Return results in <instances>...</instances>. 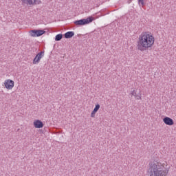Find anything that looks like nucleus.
<instances>
[{"mask_svg":"<svg viewBox=\"0 0 176 176\" xmlns=\"http://www.w3.org/2000/svg\"><path fill=\"white\" fill-rule=\"evenodd\" d=\"M163 122L167 126H173L174 124V120L170 117H165L163 118Z\"/></svg>","mask_w":176,"mask_h":176,"instance_id":"nucleus-8","label":"nucleus"},{"mask_svg":"<svg viewBox=\"0 0 176 176\" xmlns=\"http://www.w3.org/2000/svg\"><path fill=\"white\" fill-rule=\"evenodd\" d=\"M4 86L8 89V90H12L14 87V81L8 79L6 80L4 82Z\"/></svg>","mask_w":176,"mask_h":176,"instance_id":"nucleus-5","label":"nucleus"},{"mask_svg":"<svg viewBox=\"0 0 176 176\" xmlns=\"http://www.w3.org/2000/svg\"><path fill=\"white\" fill-rule=\"evenodd\" d=\"M21 1L25 5H39L41 3L40 0H21Z\"/></svg>","mask_w":176,"mask_h":176,"instance_id":"nucleus-7","label":"nucleus"},{"mask_svg":"<svg viewBox=\"0 0 176 176\" xmlns=\"http://www.w3.org/2000/svg\"><path fill=\"white\" fill-rule=\"evenodd\" d=\"M30 34L33 37L42 36L43 34H46V31L41 30H33L30 31Z\"/></svg>","mask_w":176,"mask_h":176,"instance_id":"nucleus-4","label":"nucleus"},{"mask_svg":"<svg viewBox=\"0 0 176 176\" xmlns=\"http://www.w3.org/2000/svg\"><path fill=\"white\" fill-rule=\"evenodd\" d=\"M45 56V51L38 52L33 60V64H38L41 61V58Z\"/></svg>","mask_w":176,"mask_h":176,"instance_id":"nucleus-6","label":"nucleus"},{"mask_svg":"<svg viewBox=\"0 0 176 176\" xmlns=\"http://www.w3.org/2000/svg\"><path fill=\"white\" fill-rule=\"evenodd\" d=\"M96 111H92L91 113V118H94L96 116Z\"/></svg>","mask_w":176,"mask_h":176,"instance_id":"nucleus-15","label":"nucleus"},{"mask_svg":"<svg viewBox=\"0 0 176 176\" xmlns=\"http://www.w3.org/2000/svg\"><path fill=\"white\" fill-rule=\"evenodd\" d=\"M139 94L137 93V90L133 89V91H131V97L133 96L136 100H141V91H140Z\"/></svg>","mask_w":176,"mask_h":176,"instance_id":"nucleus-10","label":"nucleus"},{"mask_svg":"<svg viewBox=\"0 0 176 176\" xmlns=\"http://www.w3.org/2000/svg\"><path fill=\"white\" fill-rule=\"evenodd\" d=\"M155 43V37L146 32H142L139 36V40L138 41V50L140 52H144V50H148V49H152Z\"/></svg>","mask_w":176,"mask_h":176,"instance_id":"nucleus-1","label":"nucleus"},{"mask_svg":"<svg viewBox=\"0 0 176 176\" xmlns=\"http://www.w3.org/2000/svg\"><path fill=\"white\" fill-rule=\"evenodd\" d=\"M61 39H63V34H58L55 36V41L56 42L60 41Z\"/></svg>","mask_w":176,"mask_h":176,"instance_id":"nucleus-12","label":"nucleus"},{"mask_svg":"<svg viewBox=\"0 0 176 176\" xmlns=\"http://www.w3.org/2000/svg\"><path fill=\"white\" fill-rule=\"evenodd\" d=\"M148 171L150 176H167L168 174V169H164L162 163L157 162H150Z\"/></svg>","mask_w":176,"mask_h":176,"instance_id":"nucleus-2","label":"nucleus"},{"mask_svg":"<svg viewBox=\"0 0 176 176\" xmlns=\"http://www.w3.org/2000/svg\"><path fill=\"white\" fill-rule=\"evenodd\" d=\"M98 109H100V104H97L95 107V108L94 109L93 111L96 112L97 113V112H98Z\"/></svg>","mask_w":176,"mask_h":176,"instance_id":"nucleus-13","label":"nucleus"},{"mask_svg":"<svg viewBox=\"0 0 176 176\" xmlns=\"http://www.w3.org/2000/svg\"><path fill=\"white\" fill-rule=\"evenodd\" d=\"M94 21V17L89 16L87 19H82L80 20L75 21L74 23L75 25H86L87 24H90V23H93Z\"/></svg>","mask_w":176,"mask_h":176,"instance_id":"nucleus-3","label":"nucleus"},{"mask_svg":"<svg viewBox=\"0 0 176 176\" xmlns=\"http://www.w3.org/2000/svg\"><path fill=\"white\" fill-rule=\"evenodd\" d=\"M138 3H139V5H142V6H145L144 0H138Z\"/></svg>","mask_w":176,"mask_h":176,"instance_id":"nucleus-14","label":"nucleus"},{"mask_svg":"<svg viewBox=\"0 0 176 176\" xmlns=\"http://www.w3.org/2000/svg\"><path fill=\"white\" fill-rule=\"evenodd\" d=\"M34 126L36 129H42L43 127V122L40 120H36L34 122Z\"/></svg>","mask_w":176,"mask_h":176,"instance_id":"nucleus-9","label":"nucleus"},{"mask_svg":"<svg viewBox=\"0 0 176 176\" xmlns=\"http://www.w3.org/2000/svg\"><path fill=\"white\" fill-rule=\"evenodd\" d=\"M74 35H75V32L70 31V32H67L65 34H64V37L66 39H71V38H72V36H74Z\"/></svg>","mask_w":176,"mask_h":176,"instance_id":"nucleus-11","label":"nucleus"}]
</instances>
